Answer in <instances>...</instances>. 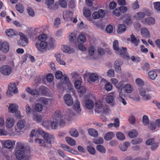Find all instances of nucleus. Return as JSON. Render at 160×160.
Listing matches in <instances>:
<instances>
[{"label":"nucleus","mask_w":160,"mask_h":160,"mask_svg":"<svg viewBox=\"0 0 160 160\" xmlns=\"http://www.w3.org/2000/svg\"><path fill=\"white\" fill-rule=\"evenodd\" d=\"M105 88L107 91H110L112 89V84L109 82H107L105 85Z\"/></svg>","instance_id":"obj_64"},{"label":"nucleus","mask_w":160,"mask_h":160,"mask_svg":"<svg viewBox=\"0 0 160 160\" xmlns=\"http://www.w3.org/2000/svg\"><path fill=\"white\" fill-rule=\"evenodd\" d=\"M47 89L45 87L43 86L40 87L38 89L39 93L43 95H46L47 94Z\"/></svg>","instance_id":"obj_44"},{"label":"nucleus","mask_w":160,"mask_h":160,"mask_svg":"<svg viewBox=\"0 0 160 160\" xmlns=\"http://www.w3.org/2000/svg\"><path fill=\"white\" fill-rule=\"evenodd\" d=\"M114 123H111L108 124V128H110L114 126L116 128H117L119 126V121L118 118H116L114 119Z\"/></svg>","instance_id":"obj_26"},{"label":"nucleus","mask_w":160,"mask_h":160,"mask_svg":"<svg viewBox=\"0 0 160 160\" xmlns=\"http://www.w3.org/2000/svg\"><path fill=\"white\" fill-rule=\"evenodd\" d=\"M18 106L14 104H10L8 108L9 112L12 113H14L18 110Z\"/></svg>","instance_id":"obj_20"},{"label":"nucleus","mask_w":160,"mask_h":160,"mask_svg":"<svg viewBox=\"0 0 160 160\" xmlns=\"http://www.w3.org/2000/svg\"><path fill=\"white\" fill-rule=\"evenodd\" d=\"M37 101L38 102L44 105H47L48 103V99L43 97H41L38 98Z\"/></svg>","instance_id":"obj_48"},{"label":"nucleus","mask_w":160,"mask_h":160,"mask_svg":"<svg viewBox=\"0 0 160 160\" xmlns=\"http://www.w3.org/2000/svg\"><path fill=\"white\" fill-rule=\"evenodd\" d=\"M39 46L41 48L44 49L46 48L48 46V43L47 42L45 41H42L39 44L38 43H36L35 44V47L37 48L38 51H41V50L39 48Z\"/></svg>","instance_id":"obj_12"},{"label":"nucleus","mask_w":160,"mask_h":160,"mask_svg":"<svg viewBox=\"0 0 160 160\" xmlns=\"http://www.w3.org/2000/svg\"><path fill=\"white\" fill-rule=\"evenodd\" d=\"M89 134L93 137H96L98 136V133L97 130L93 128H90L88 130Z\"/></svg>","instance_id":"obj_25"},{"label":"nucleus","mask_w":160,"mask_h":160,"mask_svg":"<svg viewBox=\"0 0 160 160\" xmlns=\"http://www.w3.org/2000/svg\"><path fill=\"white\" fill-rule=\"evenodd\" d=\"M115 135L113 132H109L105 135L104 138L106 141H109L114 137Z\"/></svg>","instance_id":"obj_22"},{"label":"nucleus","mask_w":160,"mask_h":160,"mask_svg":"<svg viewBox=\"0 0 160 160\" xmlns=\"http://www.w3.org/2000/svg\"><path fill=\"white\" fill-rule=\"evenodd\" d=\"M59 4L60 6L63 8L67 7V3L66 0H59Z\"/></svg>","instance_id":"obj_53"},{"label":"nucleus","mask_w":160,"mask_h":160,"mask_svg":"<svg viewBox=\"0 0 160 160\" xmlns=\"http://www.w3.org/2000/svg\"><path fill=\"white\" fill-rule=\"evenodd\" d=\"M53 119L51 120L50 126L52 129L55 130L58 126L63 127L65 123L63 116L59 112H56L53 117Z\"/></svg>","instance_id":"obj_1"},{"label":"nucleus","mask_w":160,"mask_h":160,"mask_svg":"<svg viewBox=\"0 0 160 160\" xmlns=\"http://www.w3.org/2000/svg\"><path fill=\"white\" fill-rule=\"evenodd\" d=\"M123 82L121 81L116 85V87L118 88L119 92H121L122 90V87L123 85Z\"/></svg>","instance_id":"obj_59"},{"label":"nucleus","mask_w":160,"mask_h":160,"mask_svg":"<svg viewBox=\"0 0 160 160\" xmlns=\"http://www.w3.org/2000/svg\"><path fill=\"white\" fill-rule=\"evenodd\" d=\"M15 142L8 140L4 142L3 144L4 147L8 149L11 148L13 146V144H15Z\"/></svg>","instance_id":"obj_17"},{"label":"nucleus","mask_w":160,"mask_h":160,"mask_svg":"<svg viewBox=\"0 0 160 160\" xmlns=\"http://www.w3.org/2000/svg\"><path fill=\"white\" fill-rule=\"evenodd\" d=\"M65 140L71 146H73L76 145L75 141L71 137H66L65 138Z\"/></svg>","instance_id":"obj_29"},{"label":"nucleus","mask_w":160,"mask_h":160,"mask_svg":"<svg viewBox=\"0 0 160 160\" xmlns=\"http://www.w3.org/2000/svg\"><path fill=\"white\" fill-rule=\"evenodd\" d=\"M138 135L137 131L135 129H133L130 131L128 133L129 136L131 138H133L136 137Z\"/></svg>","instance_id":"obj_35"},{"label":"nucleus","mask_w":160,"mask_h":160,"mask_svg":"<svg viewBox=\"0 0 160 160\" xmlns=\"http://www.w3.org/2000/svg\"><path fill=\"white\" fill-rule=\"evenodd\" d=\"M73 15V13L72 12L67 11L65 16L66 18H67V20L68 21H71Z\"/></svg>","instance_id":"obj_37"},{"label":"nucleus","mask_w":160,"mask_h":160,"mask_svg":"<svg viewBox=\"0 0 160 160\" xmlns=\"http://www.w3.org/2000/svg\"><path fill=\"white\" fill-rule=\"evenodd\" d=\"M24 151L23 150H16L15 155L16 158L18 160H22L24 158L25 156Z\"/></svg>","instance_id":"obj_10"},{"label":"nucleus","mask_w":160,"mask_h":160,"mask_svg":"<svg viewBox=\"0 0 160 160\" xmlns=\"http://www.w3.org/2000/svg\"><path fill=\"white\" fill-rule=\"evenodd\" d=\"M107 75L110 77H113L114 76V71L112 69L108 70L107 72Z\"/></svg>","instance_id":"obj_63"},{"label":"nucleus","mask_w":160,"mask_h":160,"mask_svg":"<svg viewBox=\"0 0 160 160\" xmlns=\"http://www.w3.org/2000/svg\"><path fill=\"white\" fill-rule=\"evenodd\" d=\"M105 15V13L102 9H100L98 12H94L92 15L93 18L94 19L103 18Z\"/></svg>","instance_id":"obj_7"},{"label":"nucleus","mask_w":160,"mask_h":160,"mask_svg":"<svg viewBox=\"0 0 160 160\" xmlns=\"http://www.w3.org/2000/svg\"><path fill=\"white\" fill-rule=\"evenodd\" d=\"M16 10L20 13H22L24 10L22 4H17L16 6Z\"/></svg>","instance_id":"obj_47"},{"label":"nucleus","mask_w":160,"mask_h":160,"mask_svg":"<svg viewBox=\"0 0 160 160\" xmlns=\"http://www.w3.org/2000/svg\"><path fill=\"white\" fill-rule=\"evenodd\" d=\"M145 24L150 25L153 24L155 22V20L153 18L149 17L146 18L145 19Z\"/></svg>","instance_id":"obj_34"},{"label":"nucleus","mask_w":160,"mask_h":160,"mask_svg":"<svg viewBox=\"0 0 160 160\" xmlns=\"http://www.w3.org/2000/svg\"><path fill=\"white\" fill-rule=\"evenodd\" d=\"M148 76L150 79L154 80L157 77V74L155 71H151L148 73Z\"/></svg>","instance_id":"obj_27"},{"label":"nucleus","mask_w":160,"mask_h":160,"mask_svg":"<svg viewBox=\"0 0 160 160\" xmlns=\"http://www.w3.org/2000/svg\"><path fill=\"white\" fill-rule=\"evenodd\" d=\"M55 76L57 79H61L63 77L62 72L59 70L57 71L55 74Z\"/></svg>","instance_id":"obj_62"},{"label":"nucleus","mask_w":160,"mask_h":160,"mask_svg":"<svg viewBox=\"0 0 160 160\" xmlns=\"http://www.w3.org/2000/svg\"><path fill=\"white\" fill-rule=\"evenodd\" d=\"M60 23L61 20L60 18H56L54 21V26L55 28H58Z\"/></svg>","instance_id":"obj_58"},{"label":"nucleus","mask_w":160,"mask_h":160,"mask_svg":"<svg viewBox=\"0 0 160 160\" xmlns=\"http://www.w3.org/2000/svg\"><path fill=\"white\" fill-rule=\"evenodd\" d=\"M62 49L64 52L69 53H73L74 51V49L70 48V47L67 45H63Z\"/></svg>","instance_id":"obj_23"},{"label":"nucleus","mask_w":160,"mask_h":160,"mask_svg":"<svg viewBox=\"0 0 160 160\" xmlns=\"http://www.w3.org/2000/svg\"><path fill=\"white\" fill-rule=\"evenodd\" d=\"M127 49L126 48L122 47V49L119 48L117 51L118 54L123 58L128 59L129 58V56L128 53L127 52Z\"/></svg>","instance_id":"obj_6"},{"label":"nucleus","mask_w":160,"mask_h":160,"mask_svg":"<svg viewBox=\"0 0 160 160\" xmlns=\"http://www.w3.org/2000/svg\"><path fill=\"white\" fill-rule=\"evenodd\" d=\"M123 90L124 91L127 93L131 92L133 91V88L132 86L129 84H127L123 87Z\"/></svg>","instance_id":"obj_24"},{"label":"nucleus","mask_w":160,"mask_h":160,"mask_svg":"<svg viewBox=\"0 0 160 160\" xmlns=\"http://www.w3.org/2000/svg\"><path fill=\"white\" fill-rule=\"evenodd\" d=\"M25 124V121L24 120H22L18 122L17 127L19 129H22L24 127Z\"/></svg>","instance_id":"obj_33"},{"label":"nucleus","mask_w":160,"mask_h":160,"mask_svg":"<svg viewBox=\"0 0 160 160\" xmlns=\"http://www.w3.org/2000/svg\"><path fill=\"white\" fill-rule=\"evenodd\" d=\"M137 84L139 87H141L144 85L143 81L140 78H137L135 80Z\"/></svg>","instance_id":"obj_55"},{"label":"nucleus","mask_w":160,"mask_h":160,"mask_svg":"<svg viewBox=\"0 0 160 160\" xmlns=\"http://www.w3.org/2000/svg\"><path fill=\"white\" fill-rule=\"evenodd\" d=\"M115 95H108L106 98V101L108 103H112L114 97H115Z\"/></svg>","instance_id":"obj_40"},{"label":"nucleus","mask_w":160,"mask_h":160,"mask_svg":"<svg viewBox=\"0 0 160 160\" xmlns=\"http://www.w3.org/2000/svg\"><path fill=\"white\" fill-rule=\"evenodd\" d=\"M97 149L99 152L102 153H105L106 150L105 148L102 145H99L97 146Z\"/></svg>","instance_id":"obj_54"},{"label":"nucleus","mask_w":160,"mask_h":160,"mask_svg":"<svg viewBox=\"0 0 160 160\" xmlns=\"http://www.w3.org/2000/svg\"><path fill=\"white\" fill-rule=\"evenodd\" d=\"M44 140L50 144H52L54 143L55 141V138L53 135L49 133H46L43 136Z\"/></svg>","instance_id":"obj_5"},{"label":"nucleus","mask_w":160,"mask_h":160,"mask_svg":"<svg viewBox=\"0 0 160 160\" xmlns=\"http://www.w3.org/2000/svg\"><path fill=\"white\" fill-rule=\"evenodd\" d=\"M77 35L74 32L71 33L69 36V40L70 42H74L76 41Z\"/></svg>","instance_id":"obj_36"},{"label":"nucleus","mask_w":160,"mask_h":160,"mask_svg":"<svg viewBox=\"0 0 160 160\" xmlns=\"http://www.w3.org/2000/svg\"><path fill=\"white\" fill-rule=\"evenodd\" d=\"M145 16V14L142 12H139L137 13L135 16L136 19L138 20H141Z\"/></svg>","instance_id":"obj_39"},{"label":"nucleus","mask_w":160,"mask_h":160,"mask_svg":"<svg viewBox=\"0 0 160 160\" xmlns=\"http://www.w3.org/2000/svg\"><path fill=\"white\" fill-rule=\"evenodd\" d=\"M9 45L6 42L4 41L2 43L0 42V51H1L3 53H6L9 51Z\"/></svg>","instance_id":"obj_9"},{"label":"nucleus","mask_w":160,"mask_h":160,"mask_svg":"<svg viewBox=\"0 0 160 160\" xmlns=\"http://www.w3.org/2000/svg\"><path fill=\"white\" fill-rule=\"evenodd\" d=\"M122 64L121 63V61H117L115 62L114 64V68L116 72L120 73L121 72V66Z\"/></svg>","instance_id":"obj_18"},{"label":"nucleus","mask_w":160,"mask_h":160,"mask_svg":"<svg viewBox=\"0 0 160 160\" xmlns=\"http://www.w3.org/2000/svg\"><path fill=\"white\" fill-rule=\"evenodd\" d=\"M142 121V123L144 125H148L149 124V119L148 116L146 115L143 116Z\"/></svg>","instance_id":"obj_41"},{"label":"nucleus","mask_w":160,"mask_h":160,"mask_svg":"<svg viewBox=\"0 0 160 160\" xmlns=\"http://www.w3.org/2000/svg\"><path fill=\"white\" fill-rule=\"evenodd\" d=\"M85 104L86 108L88 109H91L93 107V102L91 100H86L85 101Z\"/></svg>","instance_id":"obj_21"},{"label":"nucleus","mask_w":160,"mask_h":160,"mask_svg":"<svg viewBox=\"0 0 160 160\" xmlns=\"http://www.w3.org/2000/svg\"><path fill=\"white\" fill-rule=\"evenodd\" d=\"M35 141L36 142L40 144L42 146H46V143L45 142L44 140L38 138H35Z\"/></svg>","instance_id":"obj_51"},{"label":"nucleus","mask_w":160,"mask_h":160,"mask_svg":"<svg viewBox=\"0 0 160 160\" xmlns=\"http://www.w3.org/2000/svg\"><path fill=\"white\" fill-rule=\"evenodd\" d=\"M131 42L136 47L138 46L140 42L139 40H137L135 36L133 34L131 35Z\"/></svg>","instance_id":"obj_28"},{"label":"nucleus","mask_w":160,"mask_h":160,"mask_svg":"<svg viewBox=\"0 0 160 160\" xmlns=\"http://www.w3.org/2000/svg\"><path fill=\"white\" fill-rule=\"evenodd\" d=\"M142 139L141 138H137L132 141L131 143L132 144H138L142 142Z\"/></svg>","instance_id":"obj_57"},{"label":"nucleus","mask_w":160,"mask_h":160,"mask_svg":"<svg viewBox=\"0 0 160 160\" xmlns=\"http://www.w3.org/2000/svg\"><path fill=\"white\" fill-rule=\"evenodd\" d=\"M105 30L107 33L110 34L112 32L113 29L111 25H109L106 27Z\"/></svg>","instance_id":"obj_60"},{"label":"nucleus","mask_w":160,"mask_h":160,"mask_svg":"<svg viewBox=\"0 0 160 160\" xmlns=\"http://www.w3.org/2000/svg\"><path fill=\"white\" fill-rule=\"evenodd\" d=\"M93 142L96 144H101L103 142V139L102 138L99 137L93 139Z\"/></svg>","instance_id":"obj_46"},{"label":"nucleus","mask_w":160,"mask_h":160,"mask_svg":"<svg viewBox=\"0 0 160 160\" xmlns=\"http://www.w3.org/2000/svg\"><path fill=\"white\" fill-rule=\"evenodd\" d=\"M54 2V0H45V4L50 10H56L58 8L59 5L57 3H55L53 5Z\"/></svg>","instance_id":"obj_4"},{"label":"nucleus","mask_w":160,"mask_h":160,"mask_svg":"<svg viewBox=\"0 0 160 160\" xmlns=\"http://www.w3.org/2000/svg\"><path fill=\"white\" fill-rule=\"evenodd\" d=\"M70 134L72 136L74 137H77L79 135L78 131L75 129L71 130L70 132Z\"/></svg>","instance_id":"obj_45"},{"label":"nucleus","mask_w":160,"mask_h":160,"mask_svg":"<svg viewBox=\"0 0 160 160\" xmlns=\"http://www.w3.org/2000/svg\"><path fill=\"white\" fill-rule=\"evenodd\" d=\"M73 108L74 110L78 113H79L81 112L80 106V103L78 101L76 100L74 103Z\"/></svg>","instance_id":"obj_16"},{"label":"nucleus","mask_w":160,"mask_h":160,"mask_svg":"<svg viewBox=\"0 0 160 160\" xmlns=\"http://www.w3.org/2000/svg\"><path fill=\"white\" fill-rule=\"evenodd\" d=\"M142 35L145 38H149L150 34L148 30L145 28H143L141 29Z\"/></svg>","instance_id":"obj_19"},{"label":"nucleus","mask_w":160,"mask_h":160,"mask_svg":"<svg viewBox=\"0 0 160 160\" xmlns=\"http://www.w3.org/2000/svg\"><path fill=\"white\" fill-rule=\"evenodd\" d=\"M84 16L87 18H89L91 14V11L88 9H84L83 12Z\"/></svg>","instance_id":"obj_50"},{"label":"nucleus","mask_w":160,"mask_h":160,"mask_svg":"<svg viewBox=\"0 0 160 160\" xmlns=\"http://www.w3.org/2000/svg\"><path fill=\"white\" fill-rule=\"evenodd\" d=\"M110 111L109 108L107 106H103L102 109L100 110L99 113H108Z\"/></svg>","instance_id":"obj_43"},{"label":"nucleus","mask_w":160,"mask_h":160,"mask_svg":"<svg viewBox=\"0 0 160 160\" xmlns=\"http://www.w3.org/2000/svg\"><path fill=\"white\" fill-rule=\"evenodd\" d=\"M17 147L16 150H20L21 151L23 150V151H25L24 145L21 142H18L17 143Z\"/></svg>","instance_id":"obj_42"},{"label":"nucleus","mask_w":160,"mask_h":160,"mask_svg":"<svg viewBox=\"0 0 160 160\" xmlns=\"http://www.w3.org/2000/svg\"><path fill=\"white\" fill-rule=\"evenodd\" d=\"M103 106V104L101 101H97L95 104V112L99 113L100 110L102 109Z\"/></svg>","instance_id":"obj_13"},{"label":"nucleus","mask_w":160,"mask_h":160,"mask_svg":"<svg viewBox=\"0 0 160 160\" xmlns=\"http://www.w3.org/2000/svg\"><path fill=\"white\" fill-rule=\"evenodd\" d=\"M47 37L45 34H42L40 35L38 37V39L39 41H45L47 39Z\"/></svg>","instance_id":"obj_61"},{"label":"nucleus","mask_w":160,"mask_h":160,"mask_svg":"<svg viewBox=\"0 0 160 160\" xmlns=\"http://www.w3.org/2000/svg\"><path fill=\"white\" fill-rule=\"evenodd\" d=\"M18 85V82L16 81L13 83H10L8 86V89L7 91V95L11 96H12V93L16 94L18 92V88L16 86Z\"/></svg>","instance_id":"obj_2"},{"label":"nucleus","mask_w":160,"mask_h":160,"mask_svg":"<svg viewBox=\"0 0 160 160\" xmlns=\"http://www.w3.org/2000/svg\"><path fill=\"white\" fill-rule=\"evenodd\" d=\"M87 149L89 153L92 155H94L95 154V150L94 148L91 146H88Z\"/></svg>","instance_id":"obj_52"},{"label":"nucleus","mask_w":160,"mask_h":160,"mask_svg":"<svg viewBox=\"0 0 160 160\" xmlns=\"http://www.w3.org/2000/svg\"><path fill=\"white\" fill-rule=\"evenodd\" d=\"M89 79L91 81L95 82L98 79V76L96 73H92L90 75Z\"/></svg>","instance_id":"obj_38"},{"label":"nucleus","mask_w":160,"mask_h":160,"mask_svg":"<svg viewBox=\"0 0 160 160\" xmlns=\"http://www.w3.org/2000/svg\"><path fill=\"white\" fill-rule=\"evenodd\" d=\"M0 71L1 73L3 75L9 76L11 73L12 68L9 66L3 65L1 67Z\"/></svg>","instance_id":"obj_3"},{"label":"nucleus","mask_w":160,"mask_h":160,"mask_svg":"<svg viewBox=\"0 0 160 160\" xmlns=\"http://www.w3.org/2000/svg\"><path fill=\"white\" fill-rule=\"evenodd\" d=\"M63 99L65 103L68 106H71L73 103L72 98L70 94H65L63 97Z\"/></svg>","instance_id":"obj_8"},{"label":"nucleus","mask_w":160,"mask_h":160,"mask_svg":"<svg viewBox=\"0 0 160 160\" xmlns=\"http://www.w3.org/2000/svg\"><path fill=\"white\" fill-rule=\"evenodd\" d=\"M6 33L7 36L11 38H13L14 36H17L18 34L17 32L12 29L6 30Z\"/></svg>","instance_id":"obj_11"},{"label":"nucleus","mask_w":160,"mask_h":160,"mask_svg":"<svg viewBox=\"0 0 160 160\" xmlns=\"http://www.w3.org/2000/svg\"><path fill=\"white\" fill-rule=\"evenodd\" d=\"M138 91L139 94L141 96H145V95L146 94V90L145 88H143L142 87H139L138 88Z\"/></svg>","instance_id":"obj_49"},{"label":"nucleus","mask_w":160,"mask_h":160,"mask_svg":"<svg viewBox=\"0 0 160 160\" xmlns=\"http://www.w3.org/2000/svg\"><path fill=\"white\" fill-rule=\"evenodd\" d=\"M86 40V37L84 34L80 35L77 38V41L79 43H83Z\"/></svg>","instance_id":"obj_32"},{"label":"nucleus","mask_w":160,"mask_h":160,"mask_svg":"<svg viewBox=\"0 0 160 160\" xmlns=\"http://www.w3.org/2000/svg\"><path fill=\"white\" fill-rule=\"evenodd\" d=\"M62 55L61 53H57L55 55V56L57 61L58 63L64 65L66 64V63L61 58Z\"/></svg>","instance_id":"obj_15"},{"label":"nucleus","mask_w":160,"mask_h":160,"mask_svg":"<svg viewBox=\"0 0 160 160\" xmlns=\"http://www.w3.org/2000/svg\"><path fill=\"white\" fill-rule=\"evenodd\" d=\"M116 136L118 139L120 141H123L125 139L124 134L122 132H119L117 133Z\"/></svg>","instance_id":"obj_30"},{"label":"nucleus","mask_w":160,"mask_h":160,"mask_svg":"<svg viewBox=\"0 0 160 160\" xmlns=\"http://www.w3.org/2000/svg\"><path fill=\"white\" fill-rule=\"evenodd\" d=\"M35 110L38 112H41L43 109V107L42 104L40 103H37L35 106Z\"/></svg>","instance_id":"obj_56"},{"label":"nucleus","mask_w":160,"mask_h":160,"mask_svg":"<svg viewBox=\"0 0 160 160\" xmlns=\"http://www.w3.org/2000/svg\"><path fill=\"white\" fill-rule=\"evenodd\" d=\"M126 30V27L123 24H120L119 25L118 27L117 32L118 33H121L123 32Z\"/></svg>","instance_id":"obj_31"},{"label":"nucleus","mask_w":160,"mask_h":160,"mask_svg":"<svg viewBox=\"0 0 160 160\" xmlns=\"http://www.w3.org/2000/svg\"><path fill=\"white\" fill-rule=\"evenodd\" d=\"M15 121L11 118H8L6 121V126L8 128H11L14 125Z\"/></svg>","instance_id":"obj_14"}]
</instances>
